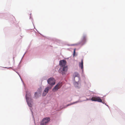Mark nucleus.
Returning a JSON list of instances; mask_svg holds the SVG:
<instances>
[{
  "mask_svg": "<svg viewBox=\"0 0 125 125\" xmlns=\"http://www.w3.org/2000/svg\"><path fill=\"white\" fill-rule=\"evenodd\" d=\"M75 50H76V49L75 48L74 50V51H73V56H74L75 55Z\"/></svg>",
  "mask_w": 125,
  "mask_h": 125,
  "instance_id": "nucleus-14",
  "label": "nucleus"
},
{
  "mask_svg": "<svg viewBox=\"0 0 125 125\" xmlns=\"http://www.w3.org/2000/svg\"><path fill=\"white\" fill-rule=\"evenodd\" d=\"M62 85V83H58L53 88L52 90L54 92L56 91L61 87Z\"/></svg>",
  "mask_w": 125,
  "mask_h": 125,
  "instance_id": "nucleus-6",
  "label": "nucleus"
},
{
  "mask_svg": "<svg viewBox=\"0 0 125 125\" xmlns=\"http://www.w3.org/2000/svg\"><path fill=\"white\" fill-rule=\"evenodd\" d=\"M50 119L49 117L43 118L41 123V125H44L47 124L50 121Z\"/></svg>",
  "mask_w": 125,
  "mask_h": 125,
  "instance_id": "nucleus-4",
  "label": "nucleus"
},
{
  "mask_svg": "<svg viewBox=\"0 0 125 125\" xmlns=\"http://www.w3.org/2000/svg\"><path fill=\"white\" fill-rule=\"evenodd\" d=\"M77 102H74L73 103H70V105H72V104H75V103H77Z\"/></svg>",
  "mask_w": 125,
  "mask_h": 125,
  "instance_id": "nucleus-13",
  "label": "nucleus"
},
{
  "mask_svg": "<svg viewBox=\"0 0 125 125\" xmlns=\"http://www.w3.org/2000/svg\"><path fill=\"white\" fill-rule=\"evenodd\" d=\"M83 59L81 60V62L79 63V67H80L82 71H83Z\"/></svg>",
  "mask_w": 125,
  "mask_h": 125,
  "instance_id": "nucleus-10",
  "label": "nucleus"
},
{
  "mask_svg": "<svg viewBox=\"0 0 125 125\" xmlns=\"http://www.w3.org/2000/svg\"><path fill=\"white\" fill-rule=\"evenodd\" d=\"M91 100L93 101H97L99 102H102V100L99 97H92Z\"/></svg>",
  "mask_w": 125,
  "mask_h": 125,
  "instance_id": "nucleus-7",
  "label": "nucleus"
},
{
  "mask_svg": "<svg viewBox=\"0 0 125 125\" xmlns=\"http://www.w3.org/2000/svg\"><path fill=\"white\" fill-rule=\"evenodd\" d=\"M49 89L48 87H47L45 89L42 95L43 96H45L46 95L48 92Z\"/></svg>",
  "mask_w": 125,
  "mask_h": 125,
  "instance_id": "nucleus-9",
  "label": "nucleus"
},
{
  "mask_svg": "<svg viewBox=\"0 0 125 125\" xmlns=\"http://www.w3.org/2000/svg\"><path fill=\"white\" fill-rule=\"evenodd\" d=\"M73 76L74 78V80L76 82L75 84H78V82L76 81H78L80 80V77L78 73L75 72L73 75Z\"/></svg>",
  "mask_w": 125,
  "mask_h": 125,
  "instance_id": "nucleus-5",
  "label": "nucleus"
},
{
  "mask_svg": "<svg viewBox=\"0 0 125 125\" xmlns=\"http://www.w3.org/2000/svg\"><path fill=\"white\" fill-rule=\"evenodd\" d=\"M70 105V104H68L66 105V106H68Z\"/></svg>",
  "mask_w": 125,
  "mask_h": 125,
  "instance_id": "nucleus-15",
  "label": "nucleus"
},
{
  "mask_svg": "<svg viewBox=\"0 0 125 125\" xmlns=\"http://www.w3.org/2000/svg\"><path fill=\"white\" fill-rule=\"evenodd\" d=\"M86 40V37L85 35H83V42H85Z\"/></svg>",
  "mask_w": 125,
  "mask_h": 125,
  "instance_id": "nucleus-11",
  "label": "nucleus"
},
{
  "mask_svg": "<svg viewBox=\"0 0 125 125\" xmlns=\"http://www.w3.org/2000/svg\"><path fill=\"white\" fill-rule=\"evenodd\" d=\"M31 94L29 92H27L26 94V99L27 102L29 106L31 107L32 105L31 103L29 102V100L31 99Z\"/></svg>",
  "mask_w": 125,
  "mask_h": 125,
  "instance_id": "nucleus-2",
  "label": "nucleus"
},
{
  "mask_svg": "<svg viewBox=\"0 0 125 125\" xmlns=\"http://www.w3.org/2000/svg\"><path fill=\"white\" fill-rule=\"evenodd\" d=\"M68 69V67L67 66L61 67L60 68V72L62 75H63L66 74Z\"/></svg>",
  "mask_w": 125,
  "mask_h": 125,
  "instance_id": "nucleus-1",
  "label": "nucleus"
},
{
  "mask_svg": "<svg viewBox=\"0 0 125 125\" xmlns=\"http://www.w3.org/2000/svg\"><path fill=\"white\" fill-rule=\"evenodd\" d=\"M47 82L49 84L52 86L55 84V81L53 78H50L47 80Z\"/></svg>",
  "mask_w": 125,
  "mask_h": 125,
  "instance_id": "nucleus-3",
  "label": "nucleus"
},
{
  "mask_svg": "<svg viewBox=\"0 0 125 125\" xmlns=\"http://www.w3.org/2000/svg\"><path fill=\"white\" fill-rule=\"evenodd\" d=\"M66 62L65 60H63L60 61L59 64L61 67L66 66Z\"/></svg>",
  "mask_w": 125,
  "mask_h": 125,
  "instance_id": "nucleus-8",
  "label": "nucleus"
},
{
  "mask_svg": "<svg viewBox=\"0 0 125 125\" xmlns=\"http://www.w3.org/2000/svg\"><path fill=\"white\" fill-rule=\"evenodd\" d=\"M34 97L35 98H37L38 97V93L37 92H35L34 94Z\"/></svg>",
  "mask_w": 125,
  "mask_h": 125,
  "instance_id": "nucleus-12",
  "label": "nucleus"
}]
</instances>
